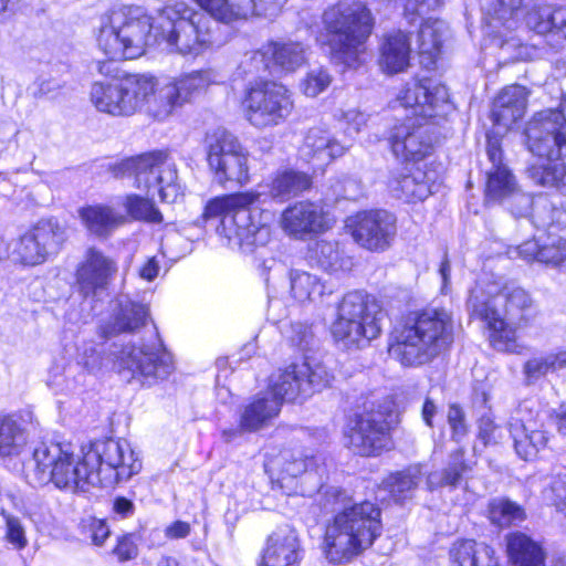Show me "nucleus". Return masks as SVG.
I'll return each mask as SVG.
<instances>
[{"label":"nucleus","instance_id":"1","mask_svg":"<svg viewBox=\"0 0 566 566\" xmlns=\"http://www.w3.org/2000/svg\"><path fill=\"white\" fill-rule=\"evenodd\" d=\"M208 20L184 1L166 4L156 18L137 7L112 8L94 28L97 49L112 61L134 60L147 46L165 44L171 53L197 56L211 44Z\"/></svg>","mask_w":566,"mask_h":566},{"label":"nucleus","instance_id":"2","mask_svg":"<svg viewBox=\"0 0 566 566\" xmlns=\"http://www.w3.org/2000/svg\"><path fill=\"white\" fill-rule=\"evenodd\" d=\"M82 452V457L75 455L67 442H39L32 452L34 481L52 482L72 492L86 491L90 486H113L142 470V460L126 440H97Z\"/></svg>","mask_w":566,"mask_h":566},{"label":"nucleus","instance_id":"3","mask_svg":"<svg viewBox=\"0 0 566 566\" xmlns=\"http://www.w3.org/2000/svg\"><path fill=\"white\" fill-rule=\"evenodd\" d=\"M391 107L409 114L388 132L392 154L405 161H419L432 150L430 118H441L453 109L444 85L430 80H412L399 91Z\"/></svg>","mask_w":566,"mask_h":566},{"label":"nucleus","instance_id":"4","mask_svg":"<svg viewBox=\"0 0 566 566\" xmlns=\"http://www.w3.org/2000/svg\"><path fill=\"white\" fill-rule=\"evenodd\" d=\"M328 505L334 517L324 535L326 557L334 564L349 562L380 535V509L370 501L356 503L345 491L337 489L327 493L325 507Z\"/></svg>","mask_w":566,"mask_h":566},{"label":"nucleus","instance_id":"5","mask_svg":"<svg viewBox=\"0 0 566 566\" xmlns=\"http://www.w3.org/2000/svg\"><path fill=\"white\" fill-rule=\"evenodd\" d=\"M495 290L492 285L485 291L476 284L470 293L468 306L474 316L485 323L491 345L496 350L514 353L517 333L534 324L538 306L524 289Z\"/></svg>","mask_w":566,"mask_h":566},{"label":"nucleus","instance_id":"6","mask_svg":"<svg viewBox=\"0 0 566 566\" xmlns=\"http://www.w3.org/2000/svg\"><path fill=\"white\" fill-rule=\"evenodd\" d=\"M453 322L444 308L411 313L394 334L389 355L403 366L430 361L452 342Z\"/></svg>","mask_w":566,"mask_h":566},{"label":"nucleus","instance_id":"7","mask_svg":"<svg viewBox=\"0 0 566 566\" xmlns=\"http://www.w3.org/2000/svg\"><path fill=\"white\" fill-rule=\"evenodd\" d=\"M323 23L332 61L357 66L373 29L370 11L360 1H340L324 11Z\"/></svg>","mask_w":566,"mask_h":566},{"label":"nucleus","instance_id":"8","mask_svg":"<svg viewBox=\"0 0 566 566\" xmlns=\"http://www.w3.org/2000/svg\"><path fill=\"white\" fill-rule=\"evenodd\" d=\"M384 316L375 297L363 291L348 292L337 307L333 338L344 348H360L379 336Z\"/></svg>","mask_w":566,"mask_h":566},{"label":"nucleus","instance_id":"9","mask_svg":"<svg viewBox=\"0 0 566 566\" xmlns=\"http://www.w3.org/2000/svg\"><path fill=\"white\" fill-rule=\"evenodd\" d=\"M258 201L253 192H240L217 197L208 202L205 218H221L224 228H233V234L241 245L248 248L265 245L271 238L268 224L269 212H261L252 206Z\"/></svg>","mask_w":566,"mask_h":566},{"label":"nucleus","instance_id":"10","mask_svg":"<svg viewBox=\"0 0 566 566\" xmlns=\"http://www.w3.org/2000/svg\"><path fill=\"white\" fill-rule=\"evenodd\" d=\"M155 76L130 74L120 78L96 81L90 91V101L101 113L112 116H132L145 111L150 115Z\"/></svg>","mask_w":566,"mask_h":566},{"label":"nucleus","instance_id":"11","mask_svg":"<svg viewBox=\"0 0 566 566\" xmlns=\"http://www.w3.org/2000/svg\"><path fill=\"white\" fill-rule=\"evenodd\" d=\"M114 367L123 376L153 385L166 379L175 369L171 354L165 348L156 327L147 342L128 343L112 350Z\"/></svg>","mask_w":566,"mask_h":566},{"label":"nucleus","instance_id":"12","mask_svg":"<svg viewBox=\"0 0 566 566\" xmlns=\"http://www.w3.org/2000/svg\"><path fill=\"white\" fill-rule=\"evenodd\" d=\"M244 118L264 129L284 123L294 109L292 92L281 83L260 81L250 84L241 101Z\"/></svg>","mask_w":566,"mask_h":566},{"label":"nucleus","instance_id":"13","mask_svg":"<svg viewBox=\"0 0 566 566\" xmlns=\"http://www.w3.org/2000/svg\"><path fill=\"white\" fill-rule=\"evenodd\" d=\"M114 171L116 176L134 177L139 189H157L164 201H175L181 193L176 165L161 151L124 159Z\"/></svg>","mask_w":566,"mask_h":566},{"label":"nucleus","instance_id":"14","mask_svg":"<svg viewBox=\"0 0 566 566\" xmlns=\"http://www.w3.org/2000/svg\"><path fill=\"white\" fill-rule=\"evenodd\" d=\"M525 143L534 156L532 166L554 165L566 156V97L558 109H544L536 113L525 128Z\"/></svg>","mask_w":566,"mask_h":566},{"label":"nucleus","instance_id":"15","mask_svg":"<svg viewBox=\"0 0 566 566\" xmlns=\"http://www.w3.org/2000/svg\"><path fill=\"white\" fill-rule=\"evenodd\" d=\"M205 147L208 167L219 185L243 186L249 181V154L233 134L221 127L212 129L206 135Z\"/></svg>","mask_w":566,"mask_h":566},{"label":"nucleus","instance_id":"16","mask_svg":"<svg viewBox=\"0 0 566 566\" xmlns=\"http://www.w3.org/2000/svg\"><path fill=\"white\" fill-rule=\"evenodd\" d=\"M214 82L216 75L211 70L191 71L163 82L155 77L150 116L158 120L167 119Z\"/></svg>","mask_w":566,"mask_h":566},{"label":"nucleus","instance_id":"17","mask_svg":"<svg viewBox=\"0 0 566 566\" xmlns=\"http://www.w3.org/2000/svg\"><path fill=\"white\" fill-rule=\"evenodd\" d=\"M333 378L322 363L305 358L302 363H293L272 375L266 391L279 398L282 406L284 400L294 401L321 391L331 385Z\"/></svg>","mask_w":566,"mask_h":566},{"label":"nucleus","instance_id":"18","mask_svg":"<svg viewBox=\"0 0 566 566\" xmlns=\"http://www.w3.org/2000/svg\"><path fill=\"white\" fill-rule=\"evenodd\" d=\"M66 240V231L56 220L43 219L9 243V258L18 264L34 266L56 254Z\"/></svg>","mask_w":566,"mask_h":566},{"label":"nucleus","instance_id":"19","mask_svg":"<svg viewBox=\"0 0 566 566\" xmlns=\"http://www.w3.org/2000/svg\"><path fill=\"white\" fill-rule=\"evenodd\" d=\"M266 470L289 495L292 493L305 495L306 492H311L303 488L298 490V479L303 478L315 480L313 490L319 489L322 486V476L325 473L324 467L317 463L316 457L308 454L302 449L282 450L277 455L269 460Z\"/></svg>","mask_w":566,"mask_h":566},{"label":"nucleus","instance_id":"20","mask_svg":"<svg viewBox=\"0 0 566 566\" xmlns=\"http://www.w3.org/2000/svg\"><path fill=\"white\" fill-rule=\"evenodd\" d=\"M214 21L231 25L250 18L276 17L287 0H192Z\"/></svg>","mask_w":566,"mask_h":566},{"label":"nucleus","instance_id":"21","mask_svg":"<svg viewBox=\"0 0 566 566\" xmlns=\"http://www.w3.org/2000/svg\"><path fill=\"white\" fill-rule=\"evenodd\" d=\"M348 227L354 240L361 248L374 252L387 250L397 232L396 217L386 210L358 212Z\"/></svg>","mask_w":566,"mask_h":566},{"label":"nucleus","instance_id":"22","mask_svg":"<svg viewBox=\"0 0 566 566\" xmlns=\"http://www.w3.org/2000/svg\"><path fill=\"white\" fill-rule=\"evenodd\" d=\"M388 422L374 411L356 415L344 429L346 446L365 457L379 453L388 442Z\"/></svg>","mask_w":566,"mask_h":566},{"label":"nucleus","instance_id":"23","mask_svg":"<svg viewBox=\"0 0 566 566\" xmlns=\"http://www.w3.org/2000/svg\"><path fill=\"white\" fill-rule=\"evenodd\" d=\"M509 431L514 449L523 460L535 458L548 441L542 415L533 412L525 405H521L511 416Z\"/></svg>","mask_w":566,"mask_h":566},{"label":"nucleus","instance_id":"24","mask_svg":"<svg viewBox=\"0 0 566 566\" xmlns=\"http://www.w3.org/2000/svg\"><path fill=\"white\" fill-rule=\"evenodd\" d=\"M332 221L323 208L311 201H300L287 207L281 217V227L289 235L304 239L328 230Z\"/></svg>","mask_w":566,"mask_h":566},{"label":"nucleus","instance_id":"25","mask_svg":"<svg viewBox=\"0 0 566 566\" xmlns=\"http://www.w3.org/2000/svg\"><path fill=\"white\" fill-rule=\"evenodd\" d=\"M303 549L296 532L281 526L266 538L259 566H300Z\"/></svg>","mask_w":566,"mask_h":566},{"label":"nucleus","instance_id":"26","mask_svg":"<svg viewBox=\"0 0 566 566\" xmlns=\"http://www.w3.org/2000/svg\"><path fill=\"white\" fill-rule=\"evenodd\" d=\"M116 271L117 266L113 259L96 248L87 249L85 259L77 269V282L81 291L85 295L96 294L97 291L107 286Z\"/></svg>","mask_w":566,"mask_h":566},{"label":"nucleus","instance_id":"27","mask_svg":"<svg viewBox=\"0 0 566 566\" xmlns=\"http://www.w3.org/2000/svg\"><path fill=\"white\" fill-rule=\"evenodd\" d=\"M528 91L522 85L504 87L493 102L491 117L496 134L507 132L513 124L521 119L526 111Z\"/></svg>","mask_w":566,"mask_h":566},{"label":"nucleus","instance_id":"28","mask_svg":"<svg viewBox=\"0 0 566 566\" xmlns=\"http://www.w3.org/2000/svg\"><path fill=\"white\" fill-rule=\"evenodd\" d=\"M311 185L312 180L307 174L294 169H280L260 184L253 193L258 196V200L264 197L284 202L297 197Z\"/></svg>","mask_w":566,"mask_h":566},{"label":"nucleus","instance_id":"29","mask_svg":"<svg viewBox=\"0 0 566 566\" xmlns=\"http://www.w3.org/2000/svg\"><path fill=\"white\" fill-rule=\"evenodd\" d=\"M523 0H494L485 8L484 33L502 39L501 45L509 42V33L518 25Z\"/></svg>","mask_w":566,"mask_h":566},{"label":"nucleus","instance_id":"30","mask_svg":"<svg viewBox=\"0 0 566 566\" xmlns=\"http://www.w3.org/2000/svg\"><path fill=\"white\" fill-rule=\"evenodd\" d=\"M486 154L492 163L488 174L486 199L501 200L512 196L516 191L514 176L509 168L502 165V150L496 138L488 136Z\"/></svg>","mask_w":566,"mask_h":566},{"label":"nucleus","instance_id":"31","mask_svg":"<svg viewBox=\"0 0 566 566\" xmlns=\"http://www.w3.org/2000/svg\"><path fill=\"white\" fill-rule=\"evenodd\" d=\"M528 30L539 35H553L566 41V8L534 6L525 15Z\"/></svg>","mask_w":566,"mask_h":566},{"label":"nucleus","instance_id":"32","mask_svg":"<svg viewBox=\"0 0 566 566\" xmlns=\"http://www.w3.org/2000/svg\"><path fill=\"white\" fill-rule=\"evenodd\" d=\"M281 407L279 398L266 390L259 394L244 407L240 416V430L253 432L269 426L279 416Z\"/></svg>","mask_w":566,"mask_h":566},{"label":"nucleus","instance_id":"33","mask_svg":"<svg viewBox=\"0 0 566 566\" xmlns=\"http://www.w3.org/2000/svg\"><path fill=\"white\" fill-rule=\"evenodd\" d=\"M410 54L409 36L402 31L389 33L380 45L379 65L388 74L403 72L409 66Z\"/></svg>","mask_w":566,"mask_h":566},{"label":"nucleus","instance_id":"34","mask_svg":"<svg viewBox=\"0 0 566 566\" xmlns=\"http://www.w3.org/2000/svg\"><path fill=\"white\" fill-rule=\"evenodd\" d=\"M78 216L87 231L98 238L109 237L127 221L125 214L105 205L84 207L78 210Z\"/></svg>","mask_w":566,"mask_h":566},{"label":"nucleus","instance_id":"35","mask_svg":"<svg viewBox=\"0 0 566 566\" xmlns=\"http://www.w3.org/2000/svg\"><path fill=\"white\" fill-rule=\"evenodd\" d=\"M310 262L327 273H344L353 269V259L335 241L314 242L307 253Z\"/></svg>","mask_w":566,"mask_h":566},{"label":"nucleus","instance_id":"36","mask_svg":"<svg viewBox=\"0 0 566 566\" xmlns=\"http://www.w3.org/2000/svg\"><path fill=\"white\" fill-rule=\"evenodd\" d=\"M506 552L513 566H545L544 548L525 533L513 532L506 535Z\"/></svg>","mask_w":566,"mask_h":566},{"label":"nucleus","instance_id":"37","mask_svg":"<svg viewBox=\"0 0 566 566\" xmlns=\"http://www.w3.org/2000/svg\"><path fill=\"white\" fill-rule=\"evenodd\" d=\"M447 31L448 27L442 20L428 19L421 24L418 33V46L421 63L426 67H431L436 63Z\"/></svg>","mask_w":566,"mask_h":566},{"label":"nucleus","instance_id":"38","mask_svg":"<svg viewBox=\"0 0 566 566\" xmlns=\"http://www.w3.org/2000/svg\"><path fill=\"white\" fill-rule=\"evenodd\" d=\"M453 566H496L492 547L473 539L457 542L451 552Z\"/></svg>","mask_w":566,"mask_h":566},{"label":"nucleus","instance_id":"39","mask_svg":"<svg viewBox=\"0 0 566 566\" xmlns=\"http://www.w3.org/2000/svg\"><path fill=\"white\" fill-rule=\"evenodd\" d=\"M389 188L395 197L405 201H422L431 192L426 174L418 168L408 174L394 176L389 181Z\"/></svg>","mask_w":566,"mask_h":566},{"label":"nucleus","instance_id":"40","mask_svg":"<svg viewBox=\"0 0 566 566\" xmlns=\"http://www.w3.org/2000/svg\"><path fill=\"white\" fill-rule=\"evenodd\" d=\"M471 470V464L464 460V449L459 448L450 454L448 465L442 471H434L428 475V488L431 490L440 486L454 488Z\"/></svg>","mask_w":566,"mask_h":566},{"label":"nucleus","instance_id":"41","mask_svg":"<svg viewBox=\"0 0 566 566\" xmlns=\"http://www.w3.org/2000/svg\"><path fill=\"white\" fill-rule=\"evenodd\" d=\"M347 147L337 142L325 129L319 127L311 128L304 140V150L307 155L316 156L321 160H332L343 156Z\"/></svg>","mask_w":566,"mask_h":566},{"label":"nucleus","instance_id":"42","mask_svg":"<svg viewBox=\"0 0 566 566\" xmlns=\"http://www.w3.org/2000/svg\"><path fill=\"white\" fill-rule=\"evenodd\" d=\"M28 442V434L11 416L0 415V457L12 458L21 454Z\"/></svg>","mask_w":566,"mask_h":566},{"label":"nucleus","instance_id":"43","mask_svg":"<svg viewBox=\"0 0 566 566\" xmlns=\"http://www.w3.org/2000/svg\"><path fill=\"white\" fill-rule=\"evenodd\" d=\"M291 295L301 303L316 301L326 293V285L310 272L292 270L290 272Z\"/></svg>","mask_w":566,"mask_h":566},{"label":"nucleus","instance_id":"44","mask_svg":"<svg viewBox=\"0 0 566 566\" xmlns=\"http://www.w3.org/2000/svg\"><path fill=\"white\" fill-rule=\"evenodd\" d=\"M422 469L420 465H413L405 471L390 474L384 482V489L387 490L396 502L403 501L411 496L413 490L422 479Z\"/></svg>","mask_w":566,"mask_h":566},{"label":"nucleus","instance_id":"45","mask_svg":"<svg viewBox=\"0 0 566 566\" xmlns=\"http://www.w3.org/2000/svg\"><path fill=\"white\" fill-rule=\"evenodd\" d=\"M268 52L271 53L273 65L287 72L298 69L306 61L305 48L298 42H270Z\"/></svg>","mask_w":566,"mask_h":566},{"label":"nucleus","instance_id":"46","mask_svg":"<svg viewBox=\"0 0 566 566\" xmlns=\"http://www.w3.org/2000/svg\"><path fill=\"white\" fill-rule=\"evenodd\" d=\"M114 318V332H134L143 326L148 316V308L129 300H120Z\"/></svg>","mask_w":566,"mask_h":566},{"label":"nucleus","instance_id":"47","mask_svg":"<svg viewBox=\"0 0 566 566\" xmlns=\"http://www.w3.org/2000/svg\"><path fill=\"white\" fill-rule=\"evenodd\" d=\"M527 175L536 185L566 195V164L532 166L527 169Z\"/></svg>","mask_w":566,"mask_h":566},{"label":"nucleus","instance_id":"48","mask_svg":"<svg viewBox=\"0 0 566 566\" xmlns=\"http://www.w3.org/2000/svg\"><path fill=\"white\" fill-rule=\"evenodd\" d=\"M124 207L127 216L133 220L158 224L164 221V217L154 201L138 195H128L125 197Z\"/></svg>","mask_w":566,"mask_h":566},{"label":"nucleus","instance_id":"49","mask_svg":"<svg viewBox=\"0 0 566 566\" xmlns=\"http://www.w3.org/2000/svg\"><path fill=\"white\" fill-rule=\"evenodd\" d=\"M490 517L494 524L503 527L523 521L524 511L509 500H495L490 506Z\"/></svg>","mask_w":566,"mask_h":566},{"label":"nucleus","instance_id":"50","mask_svg":"<svg viewBox=\"0 0 566 566\" xmlns=\"http://www.w3.org/2000/svg\"><path fill=\"white\" fill-rule=\"evenodd\" d=\"M0 515L4 523V541L17 551L24 549L28 544L25 527L20 517L2 510Z\"/></svg>","mask_w":566,"mask_h":566},{"label":"nucleus","instance_id":"51","mask_svg":"<svg viewBox=\"0 0 566 566\" xmlns=\"http://www.w3.org/2000/svg\"><path fill=\"white\" fill-rule=\"evenodd\" d=\"M332 81V75L326 69L315 67L306 73L300 84V88L304 95L316 97L329 87Z\"/></svg>","mask_w":566,"mask_h":566},{"label":"nucleus","instance_id":"52","mask_svg":"<svg viewBox=\"0 0 566 566\" xmlns=\"http://www.w3.org/2000/svg\"><path fill=\"white\" fill-rule=\"evenodd\" d=\"M283 335L292 347L301 352L308 350L314 344V333L312 327L305 323H291L284 331Z\"/></svg>","mask_w":566,"mask_h":566},{"label":"nucleus","instance_id":"53","mask_svg":"<svg viewBox=\"0 0 566 566\" xmlns=\"http://www.w3.org/2000/svg\"><path fill=\"white\" fill-rule=\"evenodd\" d=\"M76 364L87 373H95L101 369L103 358L97 345L94 342H83L77 346L75 356Z\"/></svg>","mask_w":566,"mask_h":566},{"label":"nucleus","instance_id":"54","mask_svg":"<svg viewBox=\"0 0 566 566\" xmlns=\"http://www.w3.org/2000/svg\"><path fill=\"white\" fill-rule=\"evenodd\" d=\"M542 258L545 264L566 271V239H549L543 244Z\"/></svg>","mask_w":566,"mask_h":566},{"label":"nucleus","instance_id":"55","mask_svg":"<svg viewBox=\"0 0 566 566\" xmlns=\"http://www.w3.org/2000/svg\"><path fill=\"white\" fill-rule=\"evenodd\" d=\"M447 420L451 430V439L457 443L462 442L469 432L463 409L459 405H450Z\"/></svg>","mask_w":566,"mask_h":566},{"label":"nucleus","instance_id":"56","mask_svg":"<svg viewBox=\"0 0 566 566\" xmlns=\"http://www.w3.org/2000/svg\"><path fill=\"white\" fill-rule=\"evenodd\" d=\"M23 514L29 517L36 527L46 524L50 520L48 505L39 499L29 501L24 505Z\"/></svg>","mask_w":566,"mask_h":566},{"label":"nucleus","instance_id":"57","mask_svg":"<svg viewBox=\"0 0 566 566\" xmlns=\"http://www.w3.org/2000/svg\"><path fill=\"white\" fill-rule=\"evenodd\" d=\"M543 244H539L536 240H528L523 242L521 245L509 251L511 258L520 256L523 260L538 261L544 263V258H542Z\"/></svg>","mask_w":566,"mask_h":566},{"label":"nucleus","instance_id":"58","mask_svg":"<svg viewBox=\"0 0 566 566\" xmlns=\"http://www.w3.org/2000/svg\"><path fill=\"white\" fill-rule=\"evenodd\" d=\"M248 72H259L261 70H268L273 65L271 53L268 52V44L263 45L262 49L248 53L243 64H248Z\"/></svg>","mask_w":566,"mask_h":566},{"label":"nucleus","instance_id":"59","mask_svg":"<svg viewBox=\"0 0 566 566\" xmlns=\"http://www.w3.org/2000/svg\"><path fill=\"white\" fill-rule=\"evenodd\" d=\"M551 371L552 369L549 367L546 355L533 357L528 359L524 365V374L528 382L536 381Z\"/></svg>","mask_w":566,"mask_h":566},{"label":"nucleus","instance_id":"60","mask_svg":"<svg viewBox=\"0 0 566 566\" xmlns=\"http://www.w3.org/2000/svg\"><path fill=\"white\" fill-rule=\"evenodd\" d=\"M563 211L552 207L548 202H537L534 208V217L541 222V227H552L554 223L560 222Z\"/></svg>","mask_w":566,"mask_h":566},{"label":"nucleus","instance_id":"61","mask_svg":"<svg viewBox=\"0 0 566 566\" xmlns=\"http://www.w3.org/2000/svg\"><path fill=\"white\" fill-rule=\"evenodd\" d=\"M478 438L484 446L497 443L501 438V429L494 423V420L490 416L480 418Z\"/></svg>","mask_w":566,"mask_h":566},{"label":"nucleus","instance_id":"62","mask_svg":"<svg viewBox=\"0 0 566 566\" xmlns=\"http://www.w3.org/2000/svg\"><path fill=\"white\" fill-rule=\"evenodd\" d=\"M440 3L441 0H407L405 4V15L410 22H413L417 15L424 14L438 8Z\"/></svg>","mask_w":566,"mask_h":566},{"label":"nucleus","instance_id":"63","mask_svg":"<svg viewBox=\"0 0 566 566\" xmlns=\"http://www.w3.org/2000/svg\"><path fill=\"white\" fill-rule=\"evenodd\" d=\"M114 554L120 562L130 560L137 556L138 547L132 534H126L118 538Z\"/></svg>","mask_w":566,"mask_h":566},{"label":"nucleus","instance_id":"64","mask_svg":"<svg viewBox=\"0 0 566 566\" xmlns=\"http://www.w3.org/2000/svg\"><path fill=\"white\" fill-rule=\"evenodd\" d=\"M551 492L553 494V504L559 510L566 512V480H555L552 483Z\"/></svg>","mask_w":566,"mask_h":566}]
</instances>
